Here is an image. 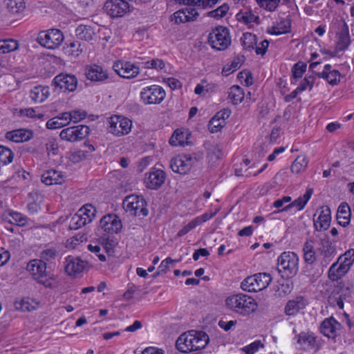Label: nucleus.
I'll return each mask as SVG.
<instances>
[{"instance_id": "7ed1b4c3", "label": "nucleus", "mask_w": 354, "mask_h": 354, "mask_svg": "<svg viewBox=\"0 0 354 354\" xmlns=\"http://www.w3.org/2000/svg\"><path fill=\"white\" fill-rule=\"evenodd\" d=\"M299 258L293 252H283L277 259V270L282 278L290 279L299 270Z\"/></svg>"}, {"instance_id": "c03bdc74", "label": "nucleus", "mask_w": 354, "mask_h": 354, "mask_svg": "<svg viewBox=\"0 0 354 354\" xmlns=\"http://www.w3.org/2000/svg\"><path fill=\"white\" fill-rule=\"evenodd\" d=\"M338 263L348 268L349 270L354 263V249L347 250L343 255H341L337 260Z\"/></svg>"}, {"instance_id": "0e129e2a", "label": "nucleus", "mask_w": 354, "mask_h": 354, "mask_svg": "<svg viewBox=\"0 0 354 354\" xmlns=\"http://www.w3.org/2000/svg\"><path fill=\"white\" fill-rule=\"evenodd\" d=\"M64 124L58 117L53 118L46 122V127L49 129H55L64 127Z\"/></svg>"}, {"instance_id": "dca6fc26", "label": "nucleus", "mask_w": 354, "mask_h": 354, "mask_svg": "<svg viewBox=\"0 0 354 354\" xmlns=\"http://www.w3.org/2000/svg\"><path fill=\"white\" fill-rule=\"evenodd\" d=\"M100 225L104 232L111 234L118 233L122 227L121 220L116 214L103 216L100 221Z\"/></svg>"}, {"instance_id": "1a4fd4ad", "label": "nucleus", "mask_w": 354, "mask_h": 354, "mask_svg": "<svg viewBox=\"0 0 354 354\" xmlns=\"http://www.w3.org/2000/svg\"><path fill=\"white\" fill-rule=\"evenodd\" d=\"M109 132L115 136L120 137L127 135L131 130V120L122 115H113L109 118Z\"/></svg>"}, {"instance_id": "72a5a7b5", "label": "nucleus", "mask_w": 354, "mask_h": 354, "mask_svg": "<svg viewBox=\"0 0 354 354\" xmlns=\"http://www.w3.org/2000/svg\"><path fill=\"white\" fill-rule=\"evenodd\" d=\"M94 35V30L90 26L80 25L75 29V35L81 40L91 41Z\"/></svg>"}, {"instance_id": "cd10ccee", "label": "nucleus", "mask_w": 354, "mask_h": 354, "mask_svg": "<svg viewBox=\"0 0 354 354\" xmlns=\"http://www.w3.org/2000/svg\"><path fill=\"white\" fill-rule=\"evenodd\" d=\"M302 250L305 263L312 265L316 261L317 256L314 248V241L313 240H307L304 244Z\"/></svg>"}, {"instance_id": "e433bc0d", "label": "nucleus", "mask_w": 354, "mask_h": 354, "mask_svg": "<svg viewBox=\"0 0 354 354\" xmlns=\"http://www.w3.org/2000/svg\"><path fill=\"white\" fill-rule=\"evenodd\" d=\"M315 75L319 77L326 80L328 83L332 86L337 85L340 82L341 74L337 70H333L329 73L326 72L316 73Z\"/></svg>"}, {"instance_id": "0eeeda50", "label": "nucleus", "mask_w": 354, "mask_h": 354, "mask_svg": "<svg viewBox=\"0 0 354 354\" xmlns=\"http://www.w3.org/2000/svg\"><path fill=\"white\" fill-rule=\"evenodd\" d=\"M64 40V37L62 32L54 28L41 31L37 38V41L40 45L48 49H55L59 47Z\"/></svg>"}, {"instance_id": "ddd939ff", "label": "nucleus", "mask_w": 354, "mask_h": 354, "mask_svg": "<svg viewBox=\"0 0 354 354\" xmlns=\"http://www.w3.org/2000/svg\"><path fill=\"white\" fill-rule=\"evenodd\" d=\"M77 79L73 75L60 73L55 77L52 85L57 91L73 92L77 86Z\"/></svg>"}, {"instance_id": "2f4dec72", "label": "nucleus", "mask_w": 354, "mask_h": 354, "mask_svg": "<svg viewBox=\"0 0 354 354\" xmlns=\"http://www.w3.org/2000/svg\"><path fill=\"white\" fill-rule=\"evenodd\" d=\"M49 95V88L41 86L34 87L30 92L31 100L37 103L43 102Z\"/></svg>"}, {"instance_id": "9b49d317", "label": "nucleus", "mask_w": 354, "mask_h": 354, "mask_svg": "<svg viewBox=\"0 0 354 354\" xmlns=\"http://www.w3.org/2000/svg\"><path fill=\"white\" fill-rule=\"evenodd\" d=\"M140 97L145 104H160L165 97V91L158 85H152L142 88Z\"/></svg>"}, {"instance_id": "e2e57ef3", "label": "nucleus", "mask_w": 354, "mask_h": 354, "mask_svg": "<svg viewBox=\"0 0 354 354\" xmlns=\"http://www.w3.org/2000/svg\"><path fill=\"white\" fill-rule=\"evenodd\" d=\"M198 226L197 223L194 218L189 222L186 225H185L182 229H180L178 232V236H183L187 234L190 230L194 229Z\"/></svg>"}, {"instance_id": "f3484780", "label": "nucleus", "mask_w": 354, "mask_h": 354, "mask_svg": "<svg viewBox=\"0 0 354 354\" xmlns=\"http://www.w3.org/2000/svg\"><path fill=\"white\" fill-rule=\"evenodd\" d=\"M166 174L164 171L159 169L153 168L149 173L145 179L146 187L151 189H158L165 183Z\"/></svg>"}, {"instance_id": "3c124183", "label": "nucleus", "mask_w": 354, "mask_h": 354, "mask_svg": "<svg viewBox=\"0 0 354 354\" xmlns=\"http://www.w3.org/2000/svg\"><path fill=\"white\" fill-rule=\"evenodd\" d=\"M258 5L268 11L272 12L278 7L280 0H256Z\"/></svg>"}, {"instance_id": "6e6552de", "label": "nucleus", "mask_w": 354, "mask_h": 354, "mask_svg": "<svg viewBox=\"0 0 354 354\" xmlns=\"http://www.w3.org/2000/svg\"><path fill=\"white\" fill-rule=\"evenodd\" d=\"M26 270L31 274L39 283L46 287L52 288V283L46 277H47L46 263L41 259H33L28 262Z\"/></svg>"}, {"instance_id": "09e8293b", "label": "nucleus", "mask_w": 354, "mask_h": 354, "mask_svg": "<svg viewBox=\"0 0 354 354\" xmlns=\"http://www.w3.org/2000/svg\"><path fill=\"white\" fill-rule=\"evenodd\" d=\"M229 10V6L227 3H223L216 9L207 12V16L215 19H221L223 17Z\"/></svg>"}, {"instance_id": "58836bf2", "label": "nucleus", "mask_w": 354, "mask_h": 354, "mask_svg": "<svg viewBox=\"0 0 354 354\" xmlns=\"http://www.w3.org/2000/svg\"><path fill=\"white\" fill-rule=\"evenodd\" d=\"M241 44L245 50H251L257 43V36L251 32H245L241 38Z\"/></svg>"}, {"instance_id": "ea45409f", "label": "nucleus", "mask_w": 354, "mask_h": 354, "mask_svg": "<svg viewBox=\"0 0 354 354\" xmlns=\"http://www.w3.org/2000/svg\"><path fill=\"white\" fill-rule=\"evenodd\" d=\"M290 21L289 20H282L276 26H272L269 32L275 35L288 33L290 31Z\"/></svg>"}, {"instance_id": "37998d69", "label": "nucleus", "mask_w": 354, "mask_h": 354, "mask_svg": "<svg viewBox=\"0 0 354 354\" xmlns=\"http://www.w3.org/2000/svg\"><path fill=\"white\" fill-rule=\"evenodd\" d=\"M308 165L307 158L304 156H299L291 165L292 173L299 174L303 171Z\"/></svg>"}, {"instance_id": "f257e3e1", "label": "nucleus", "mask_w": 354, "mask_h": 354, "mask_svg": "<svg viewBox=\"0 0 354 354\" xmlns=\"http://www.w3.org/2000/svg\"><path fill=\"white\" fill-rule=\"evenodd\" d=\"M209 341V336L206 333L189 330L178 337L176 347L181 353H190L204 348Z\"/></svg>"}, {"instance_id": "680f3d73", "label": "nucleus", "mask_w": 354, "mask_h": 354, "mask_svg": "<svg viewBox=\"0 0 354 354\" xmlns=\"http://www.w3.org/2000/svg\"><path fill=\"white\" fill-rule=\"evenodd\" d=\"M208 156L211 160H219L223 156L221 148L218 145H213L209 149Z\"/></svg>"}, {"instance_id": "473e14b6", "label": "nucleus", "mask_w": 354, "mask_h": 354, "mask_svg": "<svg viewBox=\"0 0 354 354\" xmlns=\"http://www.w3.org/2000/svg\"><path fill=\"white\" fill-rule=\"evenodd\" d=\"M83 210H78L70 220L69 228L71 230H77L87 223H91V219L88 217H82L84 213Z\"/></svg>"}, {"instance_id": "7c9ffc66", "label": "nucleus", "mask_w": 354, "mask_h": 354, "mask_svg": "<svg viewBox=\"0 0 354 354\" xmlns=\"http://www.w3.org/2000/svg\"><path fill=\"white\" fill-rule=\"evenodd\" d=\"M84 45L82 44L79 41H73L68 44H66L64 47V53L71 58L77 57L84 50Z\"/></svg>"}, {"instance_id": "c85d7f7f", "label": "nucleus", "mask_w": 354, "mask_h": 354, "mask_svg": "<svg viewBox=\"0 0 354 354\" xmlns=\"http://www.w3.org/2000/svg\"><path fill=\"white\" fill-rule=\"evenodd\" d=\"M38 306L39 302L30 297L23 298L15 302V308L17 310L24 312H30L35 310L37 308Z\"/></svg>"}, {"instance_id": "338daca9", "label": "nucleus", "mask_w": 354, "mask_h": 354, "mask_svg": "<svg viewBox=\"0 0 354 354\" xmlns=\"http://www.w3.org/2000/svg\"><path fill=\"white\" fill-rule=\"evenodd\" d=\"M71 113V120L75 123H77L82 120L84 119L86 116V113L85 111H82L79 110H74L70 112Z\"/></svg>"}, {"instance_id": "9d476101", "label": "nucleus", "mask_w": 354, "mask_h": 354, "mask_svg": "<svg viewBox=\"0 0 354 354\" xmlns=\"http://www.w3.org/2000/svg\"><path fill=\"white\" fill-rule=\"evenodd\" d=\"M90 133V129L86 125L73 126L62 130L60 138L67 142H77L86 138Z\"/></svg>"}, {"instance_id": "6ab92c4d", "label": "nucleus", "mask_w": 354, "mask_h": 354, "mask_svg": "<svg viewBox=\"0 0 354 354\" xmlns=\"http://www.w3.org/2000/svg\"><path fill=\"white\" fill-rule=\"evenodd\" d=\"M88 266V262L79 257H68L66 259L65 270L70 276H75L84 271Z\"/></svg>"}, {"instance_id": "412c9836", "label": "nucleus", "mask_w": 354, "mask_h": 354, "mask_svg": "<svg viewBox=\"0 0 354 354\" xmlns=\"http://www.w3.org/2000/svg\"><path fill=\"white\" fill-rule=\"evenodd\" d=\"M86 78L93 82H102L109 77L108 73L97 64H90L85 67Z\"/></svg>"}, {"instance_id": "f8f14e48", "label": "nucleus", "mask_w": 354, "mask_h": 354, "mask_svg": "<svg viewBox=\"0 0 354 354\" xmlns=\"http://www.w3.org/2000/svg\"><path fill=\"white\" fill-rule=\"evenodd\" d=\"M196 159L190 154L178 155L171 160L170 167L175 173L185 174L190 171Z\"/></svg>"}, {"instance_id": "4468645a", "label": "nucleus", "mask_w": 354, "mask_h": 354, "mask_svg": "<svg viewBox=\"0 0 354 354\" xmlns=\"http://www.w3.org/2000/svg\"><path fill=\"white\" fill-rule=\"evenodd\" d=\"M104 9L112 18L121 17L130 11L129 5L124 0H107Z\"/></svg>"}, {"instance_id": "b1692460", "label": "nucleus", "mask_w": 354, "mask_h": 354, "mask_svg": "<svg viewBox=\"0 0 354 354\" xmlns=\"http://www.w3.org/2000/svg\"><path fill=\"white\" fill-rule=\"evenodd\" d=\"M41 180L47 185H61L64 182L65 176L60 171L50 169L42 174Z\"/></svg>"}, {"instance_id": "4c0bfd02", "label": "nucleus", "mask_w": 354, "mask_h": 354, "mask_svg": "<svg viewBox=\"0 0 354 354\" xmlns=\"http://www.w3.org/2000/svg\"><path fill=\"white\" fill-rule=\"evenodd\" d=\"M180 4L196 6L203 8L213 7L219 0H175Z\"/></svg>"}, {"instance_id": "aec40b11", "label": "nucleus", "mask_w": 354, "mask_h": 354, "mask_svg": "<svg viewBox=\"0 0 354 354\" xmlns=\"http://www.w3.org/2000/svg\"><path fill=\"white\" fill-rule=\"evenodd\" d=\"M341 329V324L333 317L325 319L321 324L320 331L324 335L334 339Z\"/></svg>"}, {"instance_id": "8fccbe9b", "label": "nucleus", "mask_w": 354, "mask_h": 354, "mask_svg": "<svg viewBox=\"0 0 354 354\" xmlns=\"http://www.w3.org/2000/svg\"><path fill=\"white\" fill-rule=\"evenodd\" d=\"M225 122L217 117H213L209 122L208 129L211 133L218 132L225 125Z\"/></svg>"}, {"instance_id": "bb28decb", "label": "nucleus", "mask_w": 354, "mask_h": 354, "mask_svg": "<svg viewBox=\"0 0 354 354\" xmlns=\"http://www.w3.org/2000/svg\"><path fill=\"white\" fill-rule=\"evenodd\" d=\"M351 212L348 203H342L337 209V220L339 225L343 227L347 226L350 223Z\"/></svg>"}, {"instance_id": "49530a36", "label": "nucleus", "mask_w": 354, "mask_h": 354, "mask_svg": "<svg viewBox=\"0 0 354 354\" xmlns=\"http://www.w3.org/2000/svg\"><path fill=\"white\" fill-rule=\"evenodd\" d=\"M339 297L344 300H348L351 297V295L352 292L353 285L347 281V282H341L339 285Z\"/></svg>"}, {"instance_id": "a19ab883", "label": "nucleus", "mask_w": 354, "mask_h": 354, "mask_svg": "<svg viewBox=\"0 0 354 354\" xmlns=\"http://www.w3.org/2000/svg\"><path fill=\"white\" fill-rule=\"evenodd\" d=\"M19 44L17 40L12 39L0 40V53H8L17 50Z\"/></svg>"}, {"instance_id": "4d7b16f0", "label": "nucleus", "mask_w": 354, "mask_h": 354, "mask_svg": "<svg viewBox=\"0 0 354 354\" xmlns=\"http://www.w3.org/2000/svg\"><path fill=\"white\" fill-rule=\"evenodd\" d=\"M57 254V251L55 248H48L44 250L40 254V257L41 260L44 261H51L55 259Z\"/></svg>"}, {"instance_id": "69168bd1", "label": "nucleus", "mask_w": 354, "mask_h": 354, "mask_svg": "<svg viewBox=\"0 0 354 354\" xmlns=\"http://www.w3.org/2000/svg\"><path fill=\"white\" fill-rule=\"evenodd\" d=\"M20 115L22 116H26L28 118H41L44 117L42 113H36V111L34 109L28 108L25 109H21L20 111Z\"/></svg>"}, {"instance_id": "4be33fe9", "label": "nucleus", "mask_w": 354, "mask_h": 354, "mask_svg": "<svg viewBox=\"0 0 354 354\" xmlns=\"http://www.w3.org/2000/svg\"><path fill=\"white\" fill-rule=\"evenodd\" d=\"M316 214L314 215L315 217ZM330 209L328 206L322 207L317 218H314V226L317 231L326 230L330 224Z\"/></svg>"}, {"instance_id": "393cba45", "label": "nucleus", "mask_w": 354, "mask_h": 354, "mask_svg": "<svg viewBox=\"0 0 354 354\" xmlns=\"http://www.w3.org/2000/svg\"><path fill=\"white\" fill-rule=\"evenodd\" d=\"M351 39L348 32V27L346 24L342 27L341 30L337 34L336 51H343L350 45Z\"/></svg>"}, {"instance_id": "5701e85b", "label": "nucleus", "mask_w": 354, "mask_h": 354, "mask_svg": "<svg viewBox=\"0 0 354 354\" xmlns=\"http://www.w3.org/2000/svg\"><path fill=\"white\" fill-rule=\"evenodd\" d=\"M307 305L306 299L301 296L289 300L284 308V313L288 316H295Z\"/></svg>"}, {"instance_id": "774afa93", "label": "nucleus", "mask_w": 354, "mask_h": 354, "mask_svg": "<svg viewBox=\"0 0 354 354\" xmlns=\"http://www.w3.org/2000/svg\"><path fill=\"white\" fill-rule=\"evenodd\" d=\"M216 212H211V213L205 212L203 214H202L201 216L196 217L194 218V220L196 221V223H197V225H199L202 224L203 223H205V222L209 221V219H211L213 216H214L216 215Z\"/></svg>"}, {"instance_id": "a211bd4d", "label": "nucleus", "mask_w": 354, "mask_h": 354, "mask_svg": "<svg viewBox=\"0 0 354 354\" xmlns=\"http://www.w3.org/2000/svg\"><path fill=\"white\" fill-rule=\"evenodd\" d=\"M297 344L304 351L318 350L317 337L312 332H301L296 337Z\"/></svg>"}, {"instance_id": "c9c22d12", "label": "nucleus", "mask_w": 354, "mask_h": 354, "mask_svg": "<svg viewBox=\"0 0 354 354\" xmlns=\"http://www.w3.org/2000/svg\"><path fill=\"white\" fill-rule=\"evenodd\" d=\"M292 282L290 281H286L284 279L279 281L277 284L274 287L275 294L281 297L290 294L292 290Z\"/></svg>"}, {"instance_id": "052dcab7", "label": "nucleus", "mask_w": 354, "mask_h": 354, "mask_svg": "<svg viewBox=\"0 0 354 354\" xmlns=\"http://www.w3.org/2000/svg\"><path fill=\"white\" fill-rule=\"evenodd\" d=\"M145 66L147 68H153L156 70L162 69L165 67V63L162 59H153L145 62Z\"/></svg>"}, {"instance_id": "f03ea898", "label": "nucleus", "mask_w": 354, "mask_h": 354, "mask_svg": "<svg viewBox=\"0 0 354 354\" xmlns=\"http://www.w3.org/2000/svg\"><path fill=\"white\" fill-rule=\"evenodd\" d=\"M225 304L229 309L243 316L253 313L258 306L254 298L243 293L228 297L225 299Z\"/></svg>"}, {"instance_id": "79ce46f5", "label": "nucleus", "mask_w": 354, "mask_h": 354, "mask_svg": "<svg viewBox=\"0 0 354 354\" xmlns=\"http://www.w3.org/2000/svg\"><path fill=\"white\" fill-rule=\"evenodd\" d=\"M5 3L9 12L12 14L19 13L25 8L23 0H5Z\"/></svg>"}, {"instance_id": "2eb2a0df", "label": "nucleus", "mask_w": 354, "mask_h": 354, "mask_svg": "<svg viewBox=\"0 0 354 354\" xmlns=\"http://www.w3.org/2000/svg\"><path fill=\"white\" fill-rule=\"evenodd\" d=\"M113 68L118 75L127 79L133 78L140 73L139 68L129 62H115Z\"/></svg>"}, {"instance_id": "423d86ee", "label": "nucleus", "mask_w": 354, "mask_h": 354, "mask_svg": "<svg viewBox=\"0 0 354 354\" xmlns=\"http://www.w3.org/2000/svg\"><path fill=\"white\" fill-rule=\"evenodd\" d=\"M122 205L127 212L135 216H146L149 213L145 200L138 195L132 194L125 197Z\"/></svg>"}, {"instance_id": "f704fd0d", "label": "nucleus", "mask_w": 354, "mask_h": 354, "mask_svg": "<svg viewBox=\"0 0 354 354\" xmlns=\"http://www.w3.org/2000/svg\"><path fill=\"white\" fill-rule=\"evenodd\" d=\"M245 93L243 89L237 85H234L229 88L228 98L234 104L241 103L244 99Z\"/></svg>"}, {"instance_id": "864d4df0", "label": "nucleus", "mask_w": 354, "mask_h": 354, "mask_svg": "<svg viewBox=\"0 0 354 354\" xmlns=\"http://www.w3.org/2000/svg\"><path fill=\"white\" fill-rule=\"evenodd\" d=\"M264 345L260 340H256L248 346L242 348V351L246 354H254L259 348H263Z\"/></svg>"}, {"instance_id": "bf43d9fd", "label": "nucleus", "mask_w": 354, "mask_h": 354, "mask_svg": "<svg viewBox=\"0 0 354 354\" xmlns=\"http://www.w3.org/2000/svg\"><path fill=\"white\" fill-rule=\"evenodd\" d=\"M79 210H83L84 215L82 217H88L91 219V222L93 221V218L95 216L96 209L94 206L91 204H86L82 207H81Z\"/></svg>"}, {"instance_id": "39448f33", "label": "nucleus", "mask_w": 354, "mask_h": 354, "mask_svg": "<svg viewBox=\"0 0 354 354\" xmlns=\"http://www.w3.org/2000/svg\"><path fill=\"white\" fill-rule=\"evenodd\" d=\"M208 42L213 48L225 50L231 44L229 29L223 26L216 28L209 34Z\"/></svg>"}, {"instance_id": "5fc2aeb1", "label": "nucleus", "mask_w": 354, "mask_h": 354, "mask_svg": "<svg viewBox=\"0 0 354 354\" xmlns=\"http://www.w3.org/2000/svg\"><path fill=\"white\" fill-rule=\"evenodd\" d=\"M171 21H174L175 24H180L188 22L187 16L185 15V12L183 9H180L176 12H175L171 16Z\"/></svg>"}, {"instance_id": "c756f323", "label": "nucleus", "mask_w": 354, "mask_h": 354, "mask_svg": "<svg viewBox=\"0 0 354 354\" xmlns=\"http://www.w3.org/2000/svg\"><path fill=\"white\" fill-rule=\"evenodd\" d=\"M348 272V268L339 264L338 261L334 263L329 268L328 275V278L332 281H337L344 277Z\"/></svg>"}, {"instance_id": "a878e982", "label": "nucleus", "mask_w": 354, "mask_h": 354, "mask_svg": "<svg viewBox=\"0 0 354 354\" xmlns=\"http://www.w3.org/2000/svg\"><path fill=\"white\" fill-rule=\"evenodd\" d=\"M32 138V132L26 129H17L8 131L6 134V138L15 142H23Z\"/></svg>"}, {"instance_id": "20e7f679", "label": "nucleus", "mask_w": 354, "mask_h": 354, "mask_svg": "<svg viewBox=\"0 0 354 354\" xmlns=\"http://www.w3.org/2000/svg\"><path fill=\"white\" fill-rule=\"evenodd\" d=\"M272 281L270 274L259 272L246 277L241 284V288L247 292H258L266 288Z\"/></svg>"}, {"instance_id": "6e6d98bb", "label": "nucleus", "mask_w": 354, "mask_h": 354, "mask_svg": "<svg viewBox=\"0 0 354 354\" xmlns=\"http://www.w3.org/2000/svg\"><path fill=\"white\" fill-rule=\"evenodd\" d=\"M305 205L306 203L305 202L303 201V198L299 197L295 201H294L292 203L284 207L281 210H279L278 212L288 211L289 209L294 207H297V211H300L304 208Z\"/></svg>"}, {"instance_id": "a18cd8bd", "label": "nucleus", "mask_w": 354, "mask_h": 354, "mask_svg": "<svg viewBox=\"0 0 354 354\" xmlns=\"http://www.w3.org/2000/svg\"><path fill=\"white\" fill-rule=\"evenodd\" d=\"M187 138L185 133L180 129H176L169 139V144L172 146H182L185 143Z\"/></svg>"}, {"instance_id": "13d9d810", "label": "nucleus", "mask_w": 354, "mask_h": 354, "mask_svg": "<svg viewBox=\"0 0 354 354\" xmlns=\"http://www.w3.org/2000/svg\"><path fill=\"white\" fill-rule=\"evenodd\" d=\"M87 248L90 252H91L96 257H97L100 261H106L105 255L101 252L102 250V248L100 247V245H99L97 244H95V245L89 244L87 246Z\"/></svg>"}, {"instance_id": "de8ad7c7", "label": "nucleus", "mask_w": 354, "mask_h": 354, "mask_svg": "<svg viewBox=\"0 0 354 354\" xmlns=\"http://www.w3.org/2000/svg\"><path fill=\"white\" fill-rule=\"evenodd\" d=\"M315 80L316 77L314 75L306 76V77L301 82L299 85L297 86V90L299 91L300 92H302L308 88L310 91L313 88Z\"/></svg>"}, {"instance_id": "603ef678", "label": "nucleus", "mask_w": 354, "mask_h": 354, "mask_svg": "<svg viewBox=\"0 0 354 354\" xmlns=\"http://www.w3.org/2000/svg\"><path fill=\"white\" fill-rule=\"evenodd\" d=\"M306 70V65L302 62L295 64L292 69V77L295 80L302 77Z\"/></svg>"}]
</instances>
